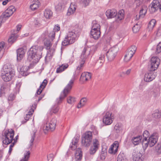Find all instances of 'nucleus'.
Instances as JSON below:
<instances>
[{
    "label": "nucleus",
    "instance_id": "6ab92c4d",
    "mask_svg": "<svg viewBox=\"0 0 161 161\" xmlns=\"http://www.w3.org/2000/svg\"><path fill=\"white\" fill-rule=\"evenodd\" d=\"M25 52L23 48H21L17 50V59L18 61H20L23 58Z\"/></svg>",
    "mask_w": 161,
    "mask_h": 161
},
{
    "label": "nucleus",
    "instance_id": "f704fd0d",
    "mask_svg": "<svg viewBox=\"0 0 161 161\" xmlns=\"http://www.w3.org/2000/svg\"><path fill=\"white\" fill-rule=\"evenodd\" d=\"M17 38L16 36L14 34H12L10 37L8 39V42L9 43L12 44L15 41Z\"/></svg>",
    "mask_w": 161,
    "mask_h": 161
},
{
    "label": "nucleus",
    "instance_id": "49530a36",
    "mask_svg": "<svg viewBox=\"0 0 161 161\" xmlns=\"http://www.w3.org/2000/svg\"><path fill=\"white\" fill-rule=\"evenodd\" d=\"M103 150V148L102 149V151L100 155V158L102 159H105V156L106 154V149H105L104 150Z\"/></svg>",
    "mask_w": 161,
    "mask_h": 161
},
{
    "label": "nucleus",
    "instance_id": "e2e57ef3",
    "mask_svg": "<svg viewBox=\"0 0 161 161\" xmlns=\"http://www.w3.org/2000/svg\"><path fill=\"white\" fill-rule=\"evenodd\" d=\"M60 30V27L58 25H56L53 29V31H58Z\"/></svg>",
    "mask_w": 161,
    "mask_h": 161
},
{
    "label": "nucleus",
    "instance_id": "0eeeda50",
    "mask_svg": "<svg viewBox=\"0 0 161 161\" xmlns=\"http://www.w3.org/2000/svg\"><path fill=\"white\" fill-rule=\"evenodd\" d=\"M15 10L14 6H10L0 16V21L3 23L8 18L12 15Z\"/></svg>",
    "mask_w": 161,
    "mask_h": 161
},
{
    "label": "nucleus",
    "instance_id": "dca6fc26",
    "mask_svg": "<svg viewBox=\"0 0 161 161\" xmlns=\"http://www.w3.org/2000/svg\"><path fill=\"white\" fill-rule=\"evenodd\" d=\"M99 146V142L97 140L95 139L93 140V145L90 147V153L91 154H94L98 150Z\"/></svg>",
    "mask_w": 161,
    "mask_h": 161
},
{
    "label": "nucleus",
    "instance_id": "603ef678",
    "mask_svg": "<svg viewBox=\"0 0 161 161\" xmlns=\"http://www.w3.org/2000/svg\"><path fill=\"white\" fill-rule=\"evenodd\" d=\"M155 150L158 153H161V144H158L155 147Z\"/></svg>",
    "mask_w": 161,
    "mask_h": 161
},
{
    "label": "nucleus",
    "instance_id": "2eb2a0df",
    "mask_svg": "<svg viewBox=\"0 0 161 161\" xmlns=\"http://www.w3.org/2000/svg\"><path fill=\"white\" fill-rule=\"evenodd\" d=\"M158 137V134L156 132L153 133L149 137V146L150 147L154 146L157 143Z\"/></svg>",
    "mask_w": 161,
    "mask_h": 161
},
{
    "label": "nucleus",
    "instance_id": "6e6d98bb",
    "mask_svg": "<svg viewBox=\"0 0 161 161\" xmlns=\"http://www.w3.org/2000/svg\"><path fill=\"white\" fill-rule=\"evenodd\" d=\"M92 27L94 28L98 29V30H100V25L96 23V21L93 22Z\"/></svg>",
    "mask_w": 161,
    "mask_h": 161
},
{
    "label": "nucleus",
    "instance_id": "bb28decb",
    "mask_svg": "<svg viewBox=\"0 0 161 161\" xmlns=\"http://www.w3.org/2000/svg\"><path fill=\"white\" fill-rule=\"evenodd\" d=\"M101 32L100 31H91V35L92 37L95 39H97L99 38L100 36Z\"/></svg>",
    "mask_w": 161,
    "mask_h": 161
},
{
    "label": "nucleus",
    "instance_id": "20e7f679",
    "mask_svg": "<svg viewBox=\"0 0 161 161\" xmlns=\"http://www.w3.org/2000/svg\"><path fill=\"white\" fill-rule=\"evenodd\" d=\"M74 82V80H71L69 81V82L64 89L63 92L61 93L59 98L57 99V104H59L60 103L62 100L69 93L73 85Z\"/></svg>",
    "mask_w": 161,
    "mask_h": 161
},
{
    "label": "nucleus",
    "instance_id": "1a4fd4ad",
    "mask_svg": "<svg viewBox=\"0 0 161 161\" xmlns=\"http://www.w3.org/2000/svg\"><path fill=\"white\" fill-rule=\"evenodd\" d=\"M118 50L117 47H114L110 48L106 54L108 60L109 61L113 60L117 55Z\"/></svg>",
    "mask_w": 161,
    "mask_h": 161
},
{
    "label": "nucleus",
    "instance_id": "c85d7f7f",
    "mask_svg": "<svg viewBox=\"0 0 161 161\" xmlns=\"http://www.w3.org/2000/svg\"><path fill=\"white\" fill-rule=\"evenodd\" d=\"M122 125L121 124H117L114 127V130L117 133H119L122 131Z\"/></svg>",
    "mask_w": 161,
    "mask_h": 161
},
{
    "label": "nucleus",
    "instance_id": "cd10ccee",
    "mask_svg": "<svg viewBox=\"0 0 161 161\" xmlns=\"http://www.w3.org/2000/svg\"><path fill=\"white\" fill-rule=\"evenodd\" d=\"M53 15V13L49 9H46L44 13V15L47 19L50 18Z\"/></svg>",
    "mask_w": 161,
    "mask_h": 161
},
{
    "label": "nucleus",
    "instance_id": "680f3d73",
    "mask_svg": "<svg viewBox=\"0 0 161 161\" xmlns=\"http://www.w3.org/2000/svg\"><path fill=\"white\" fill-rule=\"evenodd\" d=\"M105 54L104 53H102L101 54L99 55L98 59L99 60H102L103 59V60H104V57H105Z\"/></svg>",
    "mask_w": 161,
    "mask_h": 161
},
{
    "label": "nucleus",
    "instance_id": "4d7b16f0",
    "mask_svg": "<svg viewBox=\"0 0 161 161\" xmlns=\"http://www.w3.org/2000/svg\"><path fill=\"white\" fill-rule=\"evenodd\" d=\"M161 115L158 112H155L152 114V117L155 118H158L160 117Z\"/></svg>",
    "mask_w": 161,
    "mask_h": 161
},
{
    "label": "nucleus",
    "instance_id": "473e14b6",
    "mask_svg": "<svg viewBox=\"0 0 161 161\" xmlns=\"http://www.w3.org/2000/svg\"><path fill=\"white\" fill-rule=\"evenodd\" d=\"M30 154L29 151H26L25 153L24 154V158H22L20 161H28L29 160Z\"/></svg>",
    "mask_w": 161,
    "mask_h": 161
},
{
    "label": "nucleus",
    "instance_id": "a211bd4d",
    "mask_svg": "<svg viewBox=\"0 0 161 161\" xmlns=\"http://www.w3.org/2000/svg\"><path fill=\"white\" fill-rule=\"evenodd\" d=\"M119 147L118 142L115 141L109 149L108 152L111 154H115L117 152Z\"/></svg>",
    "mask_w": 161,
    "mask_h": 161
},
{
    "label": "nucleus",
    "instance_id": "f03ea898",
    "mask_svg": "<svg viewBox=\"0 0 161 161\" xmlns=\"http://www.w3.org/2000/svg\"><path fill=\"white\" fill-rule=\"evenodd\" d=\"M3 71L2 73V78L3 80L5 82L10 80L14 75L15 72L10 66H7L5 65L3 68Z\"/></svg>",
    "mask_w": 161,
    "mask_h": 161
},
{
    "label": "nucleus",
    "instance_id": "4468645a",
    "mask_svg": "<svg viewBox=\"0 0 161 161\" xmlns=\"http://www.w3.org/2000/svg\"><path fill=\"white\" fill-rule=\"evenodd\" d=\"M56 122V120L55 118L52 119L48 124H47L43 126V130L51 131H53L55 128Z\"/></svg>",
    "mask_w": 161,
    "mask_h": 161
},
{
    "label": "nucleus",
    "instance_id": "774afa93",
    "mask_svg": "<svg viewBox=\"0 0 161 161\" xmlns=\"http://www.w3.org/2000/svg\"><path fill=\"white\" fill-rule=\"evenodd\" d=\"M48 160H52L53 158V155L52 154H50L47 157Z\"/></svg>",
    "mask_w": 161,
    "mask_h": 161
},
{
    "label": "nucleus",
    "instance_id": "f8f14e48",
    "mask_svg": "<svg viewBox=\"0 0 161 161\" xmlns=\"http://www.w3.org/2000/svg\"><path fill=\"white\" fill-rule=\"evenodd\" d=\"M136 50V47L135 46H132L128 49L127 52L125 56L124 61L127 62L130 61Z\"/></svg>",
    "mask_w": 161,
    "mask_h": 161
},
{
    "label": "nucleus",
    "instance_id": "7c9ffc66",
    "mask_svg": "<svg viewBox=\"0 0 161 161\" xmlns=\"http://www.w3.org/2000/svg\"><path fill=\"white\" fill-rule=\"evenodd\" d=\"M124 11L123 10L119 11L118 13H117L116 16L115 18L121 20L124 18Z\"/></svg>",
    "mask_w": 161,
    "mask_h": 161
},
{
    "label": "nucleus",
    "instance_id": "c756f323",
    "mask_svg": "<svg viewBox=\"0 0 161 161\" xmlns=\"http://www.w3.org/2000/svg\"><path fill=\"white\" fill-rule=\"evenodd\" d=\"M87 101V99L85 97H84L81 99L79 103L77 105V108H80L84 106Z\"/></svg>",
    "mask_w": 161,
    "mask_h": 161
},
{
    "label": "nucleus",
    "instance_id": "5fc2aeb1",
    "mask_svg": "<svg viewBox=\"0 0 161 161\" xmlns=\"http://www.w3.org/2000/svg\"><path fill=\"white\" fill-rule=\"evenodd\" d=\"M104 61V60H103V59L102 60L97 59L96 62V64L99 66H101L103 65Z\"/></svg>",
    "mask_w": 161,
    "mask_h": 161
},
{
    "label": "nucleus",
    "instance_id": "bf43d9fd",
    "mask_svg": "<svg viewBox=\"0 0 161 161\" xmlns=\"http://www.w3.org/2000/svg\"><path fill=\"white\" fill-rule=\"evenodd\" d=\"M59 109V108L58 106L54 107L52 108L53 112L54 113H57Z\"/></svg>",
    "mask_w": 161,
    "mask_h": 161
},
{
    "label": "nucleus",
    "instance_id": "c03bdc74",
    "mask_svg": "<svg viewBox=\"0 0 161 161\" xmlns=\"http://www.w3.org/2000/svg\"><path fill=\"white\" fill-rule=\"evenodd\" d=\"M39 7V4L37 3H33L30 6V8L32 10H35L37 9Z\"/></svg>",
    "mask_w": 161,
    "mask_h": 161
},
{
    "label": "nucleus",
    "instance_id": "09e8293b",
    "mask_svg": "<svg viewBox=\"0 0 161 161\" xmlns=\"http://www.w3.org/2000/svg\"><path fill=\"white\" fill-rule=\"evenodd\" d=\"M44 44L45 46L46 47V49L47 50L50 49V48L52 46L50 42L48 41H47L44 42Z\"/></svg>",
    "mask_w": 161,
    "mask_h": 161
},
{
    "label": "nucleus",
    "instance_id": "13d9d810",
    "mask_svg": "<svg viewBox=\"0 0 161 161\" xmlns=\"http://www.w3.org/2000/svg\"><path fill=\"white\" fill-rule=\"evenodd\" d=\"M15 97L14 95L13 94H11L9 95V96L8 97V100L9 101H12L13 100Z\"/></svg>",
    "mask_w": 161,
    "mask_h": 161
},
{
    "label": "nucleus",
    "instance_id": "412c9836",
    "mask_svg": "<svg viewBox=\"0 0 161 161\" xmlns=\"http://www.w3.org/2000/svg\"><path fill=\"white\" fill-rule=\"evenodd\" d=\"M91 74L88 72H84L81 75L80 80L83 81H86L91 78Z\"/></svg>",
    "mask_w": 161,
    "mask_h": 161
},
{
    "label": "nucleus",
    "instance_id": "338daca9",
    "mask_svg": "<svg viewBox=\"0 0 161 161\" xmlns=\"http://www.w3.org/2000/svg\"><path fill=\"white\" fill-rule=\"evenodd\" d=\"M131 71V69H128L125 72H123V73L126 75H129Z\"/></svg>",
    "mask_w": 161,
    "mask_h": 161
},
{
    "label": "nucleus",
    "instance_id": "a878e982",
    "mask_svg": "<svg viewBox=\"0 0 161 161\" xmlns=\"http://www.w3.org/2000/svg\"><path fill=\"white\" fill-rule=\"evenodd\" d=\"M142 139V136H139L133 138L131 139V141L135 145H136L141 142Z\"/></svg>",
    "mask_w": 161,
    "mask_h": 161
},
{
    "label": "nucleus",
    "instance_id": "f257e3e1",
    "mask_svg": "<svg viewBox=\"0 0 161 161\" xmlns=\"http://www.w3.org/2000/svg\"><path fill=\"white\" fill-rule=\"evenodd\" d=\"M43 49L42 46H33L30 49L28 58L29 59L31 58L38 61L42 57V51Z\"/></svg>",
    "mask_w": 161,
    "mask_h": 161
},
{
    "label": "nucleus",
    "instance_id": "c9c22d12",
    "mask_svg": "<svg viewBox=\"0 0 161 161\" xmlns=\"http://www.w3.org/2000/svg\"><path fill=\"white\" fill-rule=\"evenodd\" d=\"M142 144L143 147L146 148L149 145V140L147 138H143Z\"/></svg>",
    "mask_w": 161,
    "mask_h": 161
},
{
    "label": "nucleus",
    "instance_id": "3c124183",
    "mask_svg": "<svg viewBox=\"0 0 161 161\" xmlns=\"http://www.w3.org/2000/svg\"><path fill=\"white\" fill-rule=\"evenodd\" d=\"M161 52V42H159L157 46L156 52L158 53Z\"/></svg>",
    "mask_w": 161,
    "mask_h": 161
},
{
    "label": "nucleus",
    "instance_id": "4c0bfd02",
    "mask_svg": "<svg viewBox=\"0 0 161 161\" xmlns=\"http://www.w3.org/2000/svg\"><path fill=\"white\" fill-rule=\"evenodd\" d=\"M75 141L74 142V143H73V142H72V145L70 147L71 148L72 150H75L77 147L76 144L78 142L79 138L77 137H76L75 138Z\"/></svg>",
    "mask_w": 161,
    "mask_h": 161
},
{
    "label": "nucleus",
    "instance_id": "0e129e2a",
    "mask_svg": "<svg viewBox=\"0 0 161 161\" xmlns=\"http://www.w3.org/2000/svg\"><path fill=\"white\" fill-rule=\"evenodd\" d=\"M34 22L35 25H36L39 26L41 25V23H40L39 21L37 19Z\"/></svg>",
    "mask_w": 161,
    "mask_h": 161
},
{
    "label": "nucleus",
    "instance_id": "9d476101",
    "mask_svg": "<svg viewBox=\"0 0 161 161\" xmlns=\"http://www.w3.org/2000/svg\"><path fill=\"white\" fill-rule=\"evenodd\" d=\"M159 9L161 11V2L157 0H154L149 6V10L151 13H153Z\"/></svg>",
    "mask_w": 161,
    "mask_h": 161
},
{
    "label": "nucleus",
    "instance_id": "b1692460",
    "mask_svg": "<svg viewBox=\"0 0 161 161\" xmlns=\"http://www.w3.org/2000/svg\"><path fill=\"white\" fill-rule=\"evenodd\" d=\"M47 80L45 79L42 84L40 85L39 88L38 89L37 91V93L38 95L40 94L42 92V90L45 88L47 84Z\"/></svg>",
    "mask_w": 161,
    "mask_h": 161
},
{
    "label": "nucleus",
    "instance_id": "39448f33",
    "mask_svg": "<svg viewBox=\"0 0 161 161\" xmlns=\"http://www.w3.org/2000/svg\"><path fill=\"white\" fill-rule=\"evenodd\" d=\"M3 136L4 137V139L3 141V144L8 145L11 143L13 139L14 135V131L11 129L6 130L3 133Z\"/></svg>",
    "mask_w": 161,
    "mask_h": 161
},
{
    "label": "nucleus",
    "instance_id": "7ed1b4c3",
    "mask_svg": "<svg viewBox=\"0 0 161 161\" xmlns=\"http://www.w3.org/2000/svg\"><path fill=\"white\" fill-rule=\"evenodd\" d=\"M90 50L88 47H85L82 52L80 59L78 62L79 65L77 68V70H80L84 66L86 60L90 54Z\"/></svg>",
    "mask_w": 161,
    "mask_h": 161
},
{
    "label": "nucleus",
    "instance_id": "69168bd1",
    "mask_svg": "<svg viewBox=\"0 0 161 161\" xmlns=\"http://www.w3.org/2000/svg\"><path fill=\"white\" fill-rule=\"evenodd\" d=\"M68 0H62L61 3H62V4L64 5V6H65V5L67 4V3H68Z\"/></svg>",
    "mask_w": 161,
    "mask_h": 161
},
{
    "label": "nucleus",
    "instance_id": "a18cd8bd",
    "mask_svg": "<svg viewBox=\"0 0 161 161\" xmlns=\"http://www.w3.org/2000/svg\"><path fill=\"white\" fill-rule=\"evenodd\" d=\"M75 101V99L74 97L70 96L67 98V102L69 104H72Z\"/></svg>",
    "mask_w": 161,
    "mask_h": 161
},
{
    "label": "nucleus",
    "instance_id": "f3484780",
    "mask_svg": "<svg viewBox=\"0 0 161 161\" xmlns=\"http://www.w3.org/2000/svg\"><path fill=\"white\" fill-rule=\"evenodd\" d=\"M150 72L145 74L144 80L146 82H150L154 79L156 76L155 73H153V71H149Z\"/></svg>",
    "mask_w": 161,
    "mask_h": 161
},
{
    "label": "nucleus",
    "instance_id": "72a5a7b5",
    "mask_svg": "<svg viewBox=\"0 0 161 161\" xmlns=\"http://www.w3.org/2000/svg\"><path fill=\"white\" fill-rule=\"evenodd\" d=\"M117 161H127V160L124 154L122 153L118 155Z\"/></svg>",
    "mask_w": 161,
    "mask_h": 161
},
{
    "label": "nucleus",
    "instance_id": "2f4dec72",
    "mask_svg": "<svg viewBox=\"0 0 161 161\" xmlns=\"http://www.w3.org/2000/svg\"><path fill=\"white\" fill-rule=\"evenodd\" d=\"M156 22V20L154 19H152L150 21L148 25V28L149 30H152L153 29L155 25Z\"/></svg>",
    "mask_w": 161,
    "mask_h": 161
},
{
    "label": "nucleus",
    "instance_id": "aec40b11",
    "mask_svg": "<svg viewBox=\"0 0 161 161\" xmlns=\"http://www.w3.org/2000/svg\"><path fill=\"white\" fill-rule=\"evenodd\" d=\"M106 14L107 17L111 18L116 16L117 11L114 9H109L106 12Z\"/></svg>",
    "mask_w": 161,
    "mask_h": 161
},
{
    "label": "nucleus",
    "instance_id": "6e6552de",
    "mask_svg": "<svg viewBox=\"0 0 161 161\" xmlns=\"http://www.w3.org/2000/svg\"><path fill=\"white\" fill-rule=\"evenodd\" d=\"M76 36L75 32L73 31L69 32L68 36L65 37L64 41L62 42V45L66 46L74 43L75 41V37Z\"/></svg>",
    "mask_w": 161,
    "mask_h": 161
},
{
    "label": "nucleus",
    "instance_id": "9b49d317",
    "mask_svg": "<svg viewBox=\"0 0 161 161\" xmlns=\"http://www.w3.org/2000/svg\"><path fill=\"white\" fill-rule=\"evenodd\" d=\"M160 63V59L157 57H152L151 59L149 71H153L157 69Z\"/></svg>",
    "mask_w": 161,
    "mask_h": 161
},
{
    "label": "nucleus",
    "instance_id": "ea45409f",
    "mask_svg": "<svg viewBox=\"0 0 161 161\" xmlns=\"http://www.w3.org/2000/svg\"><path fill=\"white\" fill-rule=\"evenodd\" d=\"M140 28V25L137 23L133 27L132 30L134 33H136L139 31Z\"/></svg>",
    "mask_w": 161,
    "mask_h": 161
},
{
    "label": "nucleus",
    "instance_id": "79ce46f5",
    "mask_svg": "<svg viewBox=\"0 0 161 161\" xmlns=\"http://www.w3.org/2000/svg\"><path fill=\"white\" fill-rule=\"evenodd\" d=\"M25 68L26 69L27 68L26 67L24 66V67L22 68L21 69L20 71V74L23 76H26L28 74L26 69L25 70H24V69Z\"/></svg>",
    "mask_w": 161,
    "mask_h": 161
},
{
    "label": "nucleus",
    "instance_id": "864d4df0",
    "mask_svg": "<svg viewBox=\"0 0 161 161\" xmlns=\"http://www.w3.org/2000/svg\"><path fill=\"white\" fill-rule=\"evenodd\" d=\"M149 132L147 130H145L144 131L143 134V138H147L149 136Z\"/></svg>",
    "mask_w": 161,
    "mask_h": 161
},
{
    "label": "nucleus",
    "instance_id": "423d86ee",
    "mask_svg": "<svg viewBox=\"0 0 161 161\" xmlns=\"http://www.w3.org/2000/svg\"><path fill=\"white\" fill-rule=\"evenodd\" d=\"M92 132L88 131L84 134L82 137L81 143L82 145L85 147H88L90 145L92 140Z\"/></svg>",
    "mask_w": 161,
    "mask_h": 161
},
{
    "label": "nucleus",
    "instance_id": "a19ab883",
    "mask_svg": "<svg viewBox=\"0 0 161 161\" xmlns=\"http://www.w3.org/2000/svg\"><path fill=\"white\" fill-rule=\"evenodd\" d=\"M64 5L62 4V3H60L56 6L55 8L57 10L59 11L62 10L64 8Z\"/></svg>",
    "mask_w": 161,
    "mask_h": 161
},
{
    "label": "nucleus",
    "instance_id": "e433bc0d",
    "mask_svg": "<svg viewBox=\"0 0 161 161\" xmlns=\"http://www.w3.org/2000/svg\"><path fill=\"white\" fill-rule=\"evenodd\" d=\"M82 154L79 151L75 153V161H80L81 159Z\"/></svg>",
    "mask_w": 161,
    "mask_h": 161
},
{
    "label": "nucleus",
    "instance_id": "ddd939ff",
    "mask_svg": "<svg viewBox=\"0 0 161 161\" xmlns=\"http://www.w3.org/2000/svg\"><path fill=\"white\" fill-rule=\"evenodd\" d=\"M114 117L112 113L107 112L106 113L103 119V122L106 125L111 124L114 120Z\"/></svg>",
    "mask_w": 161,
    "mask_h": 161
},
{
    "label": "nucleus",
    "instance_id": "393cba45",
    "mask_svg": "<svg viewBox=\"0 0 161 161\" xmlns=\"http://www.w3.org/2000/svg\"><path fill=\"white\" fill-rule=\"evenodd\" d=\"M68 66L69 65L67 64H62L61 65L59 66L58 68H57L56 70L57 73H61L67 68Z\"/></svg>",
    "mask_w": 161,
    "mask_h": 161
},
{
    "label": "nucleus",
    "instance_id": "052dcab7",
    "mask_svg": "<svg viewBox=\"0 0 161 161\" xmlns=\"http://www.w3.org/2000/svg\"><path fill=\"white\" fill-rule=\"evenodd\" d=\"M90 0H83L82 1V3L84 6L86 7L90 3Z\"/></svg>",
    "mask_w": 161,
    "mask_h": 161
},
{
    "label": "nucleus",
    "instance_id": "4be33fe9",
    "mask_svg": "<svg viewBox=\"0 0 161 161\" xmlns=\"http://www.w3.org/2000/svg\"><path fill=\"white\" fill-rule=\"evenodd\" d=\"M147 10V7L145 5L142 6L140 11L138 18H137V16H136V19L138 20L140 17L143 18L146 13Z\"/></svg>",
    "mask_w": 161,
    "mask_h": 161
},
{
    "label": "nucleus",
    "instance_id": "5701e85b",
    "mask_svg": "<svg viewBox=\"0 0 161 161\" xmlns=\"http://www.w3.org/2000/svg\"><path fill=\"white\" fill-rule=\"evenodd\" d=\"M76 8V6L74 4L71 3L70 4V7L68 10L67 15L69 16L74 14L75 12Z\"/></svg>",
    "mask_w": 161,
    "mask_h": 161
},
{
    "label": "nucleus",
    "instance_id": "8fccbe9b",
    "mask_svg": "<svg viewBox=\"0 0 161 161\" xmlns=\"http://www.w3.org/2000/svg\"><path fill=\"white\" fill-rule=\"evenodd\" d=\"M55 35V31H52L49 33L48 36H49V37L51 39L52 41H53L54 39Z\"/></svg>",
    "mask_w": 161,
    "mask_h": 161
},
{
    "label": "nucleus",
    "instance_id": "58836bf2",
    "mask_svg": "<svg viewBox=\"0 0 161 161\" xmlns=\"http://www.w3.org/2000/svg\"><path fill=\"white\" fill-rule=\"evenodd\" d=\"M36 132V129H35L33 131V132L32 134V137L31 138L30 141L31 144H30V146H32L33 144V142L34 141V140L35 139V134Z\"/></svg>",
    "mask_w": 161,
    "mask_h": 161
},
{
    "label": "nucleus",
    "instance_id": "37998d69",
    "mask_svg": "<svg viewBox=\"0 0 161 161\" xmlns=\"http://www.w3.org/2000/svg\"><path fill=\"white\" fill-rule=\"evenodd\" d=\"M34 111V109L31 108L30 111L28 112V114L26 115V116L25 117V119L26 120H28L29 118L33 114Z\"/></svg>",
    "mask_w": 161,
    "mask_h": 161
},
{
    "label": "nucleus",
    "instance_id": "de8ad7c7",
    "mask_svg": "<svg viewBox=\"0 0 161 161\" xmlns=\"http://www.w3.org/2000/svg\"><path fill=\"white\" fill-rule=\"evenodd\" d=\"M134 161H142V159L141 158L139 155L136 154L134 156L133 158Z\"/></svg>",
    "mask_w": 161,
    "mask_h": 161
}]
</instances>
